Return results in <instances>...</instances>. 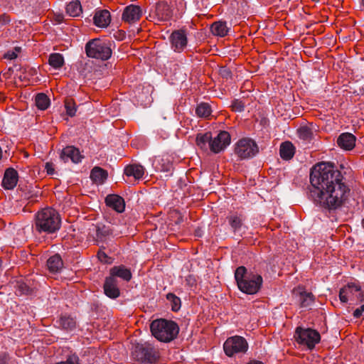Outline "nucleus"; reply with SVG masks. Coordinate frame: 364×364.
<instances>
[{
	"label": "nucleus",
	"mask_w": 364,
	"mask_h": 364,
	"mask_svg": "<svg viewBox=\"0 0 364 364\" xmlns=\"http://www.w3.org/2000/svg\"><path fill=\"white\" fill-rule=\"evenodd\" d=\"M10 21V18L8 16L6 15H1L0 16V22L2 23V24H5L8 22H9Z\"/></svg>",
	"instance_id": "nucleus-45"
},
{
	"label": "nucleus",
	"mask_w": 364,
	"mask_h": 364,
	"mask_svg": "<svg viewBox=\"0 0 364 364\" xmlns=\"http://www.w3.org/2000/svg\"><path fill=\"white\" fill-rule=\"evenodd\" d=\"M60 326L65 330H72L75 327V321L70 316H62L60 318Z\"/></svg>",
	"instance_id": "nucleus-35"
},
{
	"label": "nucleus",
	"mask_w": 364,
	"mask_h": 364,
	"mask_svg": "<svg viewBox=\"0 0 364 364\" xmlns=\"http://www.w3.org/2000/svg\"><path fill=\"white\" fill-rule=\"evenodd\" d=\"M235 278L239 289L247 294H256L262 284V277L258 274L247 272L243 266L237 267L235 272Z\"/></svg>",
	"instance_id": "nucleus-3"
},
{
	"label": "nucleus",
	"mask_w": 364,
	"mask_h": 364,
	"mask_svg": "<svg viewBox=\"0 0 364 364\" xmlns=\"http://www.w3.org/2000/svg\"><path fill=\"white\" fill-rule=\"evenodd\" d=\"M8 361V355L6 354H4L0 356V364H7Z\"/></svg>",
	"instance_id": "nucleus-46"
},
{
	"label": "nucleus",
	"mask_w": 364,
	"mask_h": 364,
	"mask_svg": "<svg viewBox=\"0 0 364 364\" xmlns=\"http://www.w3.org/2000/svg\"><path fill=\"white\" fill-rule=\"evenodd\" d=\"M220 74L225 77H228V76L230 75V72L228 69L223 68L220 71Z\"/></svg>",
	"instance_id": "nucleus-47"
},
{
	"label": "nucleus",
	"mask_w": 364,
	"mask_h": 364,
	"mask_svg": "<svg viewBox=\"0 0 364 364\" xmlns=\"http://www.w3.org/2000/svg\"><path fill=\"white\" fill-rule=\"evenodd\" d=\"M125 173L127 176H133L135 179H141L145 172L144 168L138 164H132L126 167Z\"/></svg>",
	"instance_id": "nucleus-22"
},
{
	"label": "nucleus",
	"mask_w": 364,
	"mask_h": 364,
	"mask_svg": "<svg viewBox=\"0 0 364 364\" xmlns=\"http://www.w3.org/2000/svg\"><path fill=\"white\" fill-rule=\"evenodd\" d=\"M227 218L233 232L235 234L238 233L239 235H242V229H244V227L242 225V219L241 218V217L237 215H231L228 216Z\"/></svg>",
	"instance_id": "nucleus-25"
},
{
	"label": "nucleus",
	"mask_w": 364,
	"mask_h": 364,
	"mask_svg": "<svg viewBox=\"0 0 364 364\" xmlns=\"http://www.w3.org/2000/svg\"><path fill=\"white\" fill-rule=\"evenodd\" d=\"M21 48L18 47H16L14 50L8 51L5 55V58L13 60L17 58L18 53L20 52Z\"/></svg>",
	"instance_id": "nucleus-42"
},
{
	"label": "nucleus",
	"mask_w": 364,
	"mask_h": 364,
	"mask_svg": "<svg viewBox=\"0 0 364 364\" xmlns=\"http://www.w3.org/2000/svg\"><path fill=\"white\" fill-rule=\"evenodd\" d=\"M65 109L66 112L69 116L73 117L75 114L76 107L74 103H73L71 101H67L65 102Z\"/></svg>",
	"instance_id": "nucleus-40"
},
{
	"label": "nucleus",
	"mask_w": 364,
	"mask_h": 364,
	"mask_svg": "<svg viewBox=\"0 0 364 364\" xmlns=\"http://www.w3.org/2000/svg\"><path fill=\"white\" fill-rule=\"evenodd\" d=\"M106 205L117 213H122L125 209V203L123 198L118 195L109 194L105 198Z\"/></svg>",
	"instance_id": "nucleus-16"
},
{
	"label": "nucleus",
	"mask_w": 364,
	"mask_h": 364,
	"mask_svg": "<svg viewBox=\"0 0 364 364\" xmlns=\"http://www.w3.org/2000/svg\"><path fill=\"white\" fill-rule=\"evenodd\" d=\"M171 10L167 4L161 2L157 4L156 8V16L158 21H168L171 18Z\"/></svg>",
	"instance_id": "nucleus-21"
},
{
	"label": "nucleus",
	"mask_w": 364,
	"mask_h": 364,
	"mask_svg": "<svg viewBox=\"0 0 364 364\" xmlns=\"http://www.w3.org/2000/svg\"><path fill=\"white\" fill-rule=\"evenodd\" d=\"M56 364H79V358L77 355L73 354L69 355L65 361L59 362Z\"/></svg>",
	"instance_id": "nucleus-41"
},
{
	"label": "nucleus",
	"mask_w": 364,
	"mask_h": 364,
	"mask_svg": "<svg viewBox=\"0 0 364 364\" xmlns=\"http://www.w3.org/2000/svg\"><path fill=\"white\" fill-rule=\"evenodd\" d=\"M294 338L299 344L306 346L309 349H313L321 340V336L318 331L301 327L296 328Z\"/></svg>",
	"instance_id": "nucleus-6"
},
{
	"label": "nucleus",
	"mask_w": 364,
	"mask_h": 364,
	"mask_svg": "<svg viewBox=\"0 0 364 364\" xmlns=\"http://www.w3.org/2000/svg\"><path fill=\"white\" fill-rule=\"evenodd\" d=\"M66 12L70 16H79L82 13V6L79 1H73L66 6Z\"/></svg>",
	"instance_id": "nucleus-31"
},
{
	"label": "nucleus",
	"mask_w": 364,
	"mask_h": 364,
	"mask_svg": "<svg viewBox=\"0 0 364 364\" xmlns=\"http://www.w3.org/2000/svg\"><path fill=\"white\" fill-rule=\"evenodd\" d=\"M98 257H99V259L102 261V262H106V257H107V255L102 252V253H99L98 254Z\"/></svg>",
	"instance_id": "nucleus-48"
},
{
	"label": "nucleus",
	"mask_w": 364,
	"mask_h": 364,
	"mask_svg": "<svg viewBox=\"0 0 364 364\" xmlns=\"http://www.w3.org/2000/svg\"><path fill=\"white\" fill-rule=\"evenodd\" d=\"M63 261L59 255L51 256L47 261V266L52 273L58 272L63 268Z\"/></svg>",
	"instance_id": "nucleus-23"
},
{
	"label": "nucleus",
	"mask_w": 364,
	"mask_h": 364,
	"mask_svg": "<svg viewBox=\"0 0 364 364\" xmlns=\"http://www.w3.org/2000/svg\"><path fill=\"white\" fill-rule=\"evenodd\" d=\"M151 331L157 340L168 343L176 337L179 328L174 321L161 318L152 321Z\"/></svg>",
	"instance_id": "nucleus-4"
},
{
	"label": "nucleus",
	"mask_w": 364,
	"mask_h": 364,
	"mask_svg": "<svg viewBox=\"0 0 364 364\" xmlns=\"http://www.w3.org/2000/svg\"><path fill=\"white\" fill-rule=\"evenodd\" d=\"M297 132L299 137L304 141H309L313 136L311 129L306 126L300 127Z\"/></svg>",
	"instance_id": "nucleus-38"
},
{
	"label": "nucleus",
	"mask_w": 364,
	"mask_h": 364,
	"mask_svg": "<svg viewBox=\"0 0 364 364\" xmlns=\"http://www.w3.org/2000/svg\"><path fill=\"white\" fill-rule=\"evenodd\" d=\"M223 349L225 354L231 357L235 354L246 353L248 349V343L245 338L235 336L225 341Z\"/></svg>",
	"instance_id": "nucleus-8"
},
{
	"label": "nucleus",
	"mask_w": 364,
	"mask_h": 364,
	"mask_svg": "<svg viewBox=\"0 0 364 364\" xmlns=\"http://www.w3.org/2000/svg\"><path fill=\"white\" fill-rule=\"evenodd\" d=\"M141 358L149 363H154L157 360V355L151 347H143L141 348Z\"/></svg>",
	"instance_id": "nucleus-30"
},
{
	"label": "nucleus",
	"mask_w": 364,
	"mask_h": 364,
	"mask_svg": "<svg viewBox=\"0 0 364 364\" xmlns=\"http://www.w3.org/2000/svg\"><path fill=\"white\" fill-rule=\"evenodd\" d=\"M104 291L107 296L110 299H117L120 295V291L118 287V281L113 277H107L104 284Z\"/></svg>",
	"instance_id": "nucleus-13"
},
{
	"label": "nucleus",
	"mask_w": 364,
	"mask_h": 364,
	"mask_svg": "<svg viewBox=\"0 0 364 364\" xmlns=\"http://www.w3.org/2000/svg\"><path fill=\"white\" fill-rule=\"evenodd\" d=\"M94 23L100 28H106L111 21L110 14L107 10L97 11L95 14Z\"/></svg>",
	"instance_id": "nucleus-18"
},
{
	"label": "nucleus",
	"mask_w": 364,
	"mask_h": 364,
	"mask_svg": "<svg viewBox=\"0 0 364 364\" xmlns=\"http://www.w3.org/2000/svg\"><path fill=\"white\" fill-rule=\"evenodd\" d=\"M337 144L345 150H351L355 147V137L350 133H343L338 136Z\"/></svg>",
	"instance_id": "nucleus-17"
},
{
	"label": "nucleus",
	"mask_w": 364,
	"mask_h": 364,
	"mask_svg": "<svg viewBox=\"0 0 364 364\" xmlns=\"http://www.w3.org/2000/svg\"><path fill=\"white\" fill-rule=\"evenodd\" d=\"M211 108L208 103L201 102L198 105L196 113L199 117H208L211 114Z\"/></svg>",
	"instance_id": "nucleus-33"
},
{
	"label": "nucleus",
	"mask_w": 364,
	"mask_h": 364,
	"mask_svg": "<svg viewBox=\"0 0 364 364\" xmlns=\"http://www.w3.org/2000/svg\"><path fill=\"white\" fill-rule=\"evenodd\" d=\"M60 228V216L54 209L46 208L36 213L34 228L39 233H54Z\"/></svg>",
	"instance_id": "nucleus-2"
},
{
	"label": "nucleus",
	"mask_w": 364,
	"mask_h": 364,
	"mask_svg": "<svg viewBox=\"0 0 364 364\" xmlns=\"http://www.w3.org/2000/svg\"><path fill=\"white\" fill-rule=\"evenodd\" d=\"M362 226H363V228H364V218H363V220H362Z\"/></svg>",
	"instance_id": "nucleus-52"
},
{
	"label": "nucleus",
	"mask_w": 364,
	"mask_h": 364,
	"mask_svg": "<svg viewBox=\"0 0 364 364\" xmlns=\"http://www.w3.org/2000/svg\"><path fill=\"white\" fill-rule=\"evenodd\" d=\"M153 165L156 171L168 173V175L171 174L173 164L168 157L156 158L154 160Z\"/></svg>",
	"instance_id": "nucleus-20"
},
{
	"label": "nucleus",
	"mask_w": 364,
	"mask_h": 364,
	"mask_svg": "<svg viewBox=\"0 0 364 364\" xmlns=\"http://www.w3.org/2000/svg\"><path fill=\"white\" fill-rule=\"evenodd\" d=\"M229 28L227 26L226 22L217 21L212 24L211 32L213 35L223 37L226 36L229 31Z\"/></svg>",
	"instance_id": "nucleus-26"
},
{
	"label": "nucleus",
	"mask_w": 364,
	"mask_h": 364,
	"mask_svg": "<svg viewBox=\"0 0 364 364\" xmlns=\"http://www.w3.org/2000/svg\"><path fill=\"white\" fill-rule=\"evenodd\" d=\"M294 151L295 148L290 141L283 142L280 146V156L284 160H289L294 156Z\"/></svg>",
	"instance_id": "nucleus-24"
},
{
	"label": "nucleus",
	"mask_w": 364,
	"mask_h": 364,
	"mask_svg": "<svg viewBox=\"0 0 364 364\" xmlns=\"http://www.w3.org/2000/svg\"><path fill=\"white\" fill-rule=\"evenodd\" d=\"M258 152L257 144L250 138L241 139L235 145V153L242 160L251 159Z\"/></svg>",
	"instance_id": "nucleus-7"
},
{
	"label": "nucleus",
	"mask_w": 364,
	"mask_h": 364,
	"mask_svg": "<svg viewBox=\"0 0 364 364\" xmlns=\"http://www.w3.org/2000/svg\"><path fill=\"white\" fill-rule=\"evenodd\" d=\"M211 133L198 134L196 136V144L203 150L206 151L210 148L211 142Z\"/></svg>",
	"instance_id": "nucleus-28"
},
{
	"label": "nucleus",
	"mask_w": 364,
	"mask_h": 364,
	"mask_svg": "<svg viewBox=\"0 0 364 364\" xmlns=\"http://www.w3.org/2000/svg\"><path fill=\"white\" fill-rule=\"evenodd\" d=\"M167 300L171 303V309L173 311H177L181 308V299L172 293H168L166 295Z\"/></svg>",
	"instance_id": "nucleus-37"
},
{
	"label": "nucleus",
	"mask_w": 364,
	"mask_h": 364,
	"mask_svg": "<svg viewBox=\"0 0 364 364\" xmlns=\"http://www.w3.org/2000/svg\"><path fill=\"white\" fill-rule=\"evenodd\" d=\"M364 312V304L360 306V307L356 309L353 312V316L355 318H359L362 316L363 313Z\"/></svg>",
	"instance_id": "nucleus-43"
},
{
	"label": "nucleus",
	"mask_w": 364,
	"mask_h": 364,
	"mask_svg": "<svg viewBox=\"0 0 364 364\" xmlns=\"http://www.w3.org/2000/svg\"><path fill=\"white\" fill-rule=\"evenodd\" d=\"M309 198L328 211L344 206L349 200L350 188L343 174L328 162L313 166L310 173Z\"/></svg>",
	"instance_id": "nucleus-1"
},
{
	"label": "nucleus",
	"mask_w": 364,
	"mask_h": 364,
	"mask_svg": "<svg viewBox=\"0 0 364 364\" xmlns=\"http://www.w3.org/2000/svg\"><path fill=\"white\" fill-rule=\"evenodd\" d=\"M109 277L114 278L119 277L126 282H129L132 279V273L129 269L124 265L114 266L110 269Z\"/></svg>",
	"instance_id": "nucleus-19"
},
{
	"label": "nucleus",
	"mask_w": 364,
	"mask_h": 364,
	"mask_svg": "<svg viewBox=\"0 0 364 364\" xmlns=\"http://www.w3.org/2000/svg\"><path fill=\"white\" fill-rule=\"evenodd\" d=\"M300 304L302 307H307L314 302V296L311 293L302 292L300 294Z\"/></svg>",
	"instance_id": "nucleus-36"
},
{
	"label": "nucleus",
	"mask_w": 364,
	"mask_h": 364,
	"mask_svg": "<svg viewBox=\"0 0 364 364\" xmlns=\"http://www.w3.org/2000/svg\"><path fill=\"white\" fill-rule=\"evenodd\" d=\"M18 180V174L17 171L13 168H9L5 171L4 176L2 180V186L5 189H14Z\"/></svg>",
	"instance_id": "nucleus-14"
},
{
	"label": "nucleus",
	"mask_w": 364,
	"mask_h": 364,
	"mask_svg": "<svg viewBox=\"0 0 364 364\" xmlns=\"http://www.w3.org/2000/svg\"><path fill=\"white\" fill-rule=\"evenodd\" d=\"M87 56L106 60L112 55V50L105 41L95 38L90 41L85 46Z\"/></svg>",
	"instance_id": "nucleus-5"
},
{
	"label": "nucleus",
	"mask_w": 364,
	"mask_h": 364,
	"mask_svg": "<svg viewBox=\"0 0 364 364\" xmlns=\"http://www.w3.org/2000/svg\"><path fill=\"white\" fill-rule=\"evenodd\" d=\"M35 103L39 109L45 110L50 105V100L44 93H38L35 97Z\"/></svg>",
	"instance_id": "nucleus-32"
},
{
	"label": "nucleus",
	"mask_w": 364,
	"mask_h": 364,
	"mask_svg": "<svg viewBox=\"0 0 364 364\" xmlns=\"http://www.w3.org/2000/svg\"><path fill=\"white\" fill-rule=\"evenodd\" d=\"M49 65L55 70H60L65 63V60L62 54L53 53L49 55Z\"/></svg>",
	"instance_id": "nucleus-27"
},
{
	"label": "nucleus",
	"mask_w": 364,
	"mask_h": 364,
	"mask_svg": "<svg viewBox=\"0 0 364 364\" xmlns=\"http://www.w3.org/2000/svg\"><path fill=\"white\" fill-rule=\"evenodd\" d=\"M63 16L61 15V14H59L58 16H56V21H58V23H61L63 21Z\"/></svg>",
	"instance_id": "nucleus-49"
},
{
	"label": "nucleus",
	"mask_w": 364,
	"mask_h": 364,
	"mask_svg": "<svg viewBox=\"0 0 364 364\" xmlns=\"http://www.w3.org/2000/svg\"><path fill=\"white\" fill-rule=\"evenodd\" d=\"M111 235L110 229L105 225L97 226L96 229V237L97 242H105Z\"/></svg>",
	"instance_id": "nucleus-34"
},
{
	"label": "nucleus",
	"mask_w": 364,
	"mask_h": 364,
	"mask_svg": "<svg viewBox=\"0 0 364 364\" xmlns=\"http://www.w3.org/2000/svg\"><path fill=\"white\" fill-rule=\"evenodd\" d=\"M247 364H262V363L260 361L254 360V361H251L250 363H249Z\"/></svg>",
	"instance_id": "nucleus-51"
},
{
	"label": "nucleus",
	"mask_w": 364,
	"mask_h": 364,
	"mask_svg": "<svg viewBox=\"0 0 364 364\" xmlns=\"http://www.w3.org/2000/svg\"><path fill=\"white\" fill-rule=\"evenodd\" d=\"M107 172L100 167H95L90 173L91 179L96 183L101 184L107 178Z\"/></svg>",
	"instance_id": "nucleus-29"
},
{
	"label": "nucleus",
	"mask_w": 364,
	"mask_h": 364,
	"mask_svg": "<svg viewBox=\"0 0 364 364\" xmlns=\"http://www.w3.org/2000/svg\"><path fill=\"white\" fill-rule=\"evenodd\" d=\"M142 16V10L140 6L131 4L124 9L122 19L129 23L138 21Z\"/></svg>",
	"instance_id": "nucleus-12"
},
{
	"label": "nucleus",
	"mask_w": 364,
	"mask_h": 364,
	"mask_svg": "<svg viewBox=\"0 0 364 364\" xmlns=\"http://www.w3.org/2000/svg\"><path fill=\"white\" fill-rule=\"evenodd\" d=\"M339 299L342 303H347L348 301H353L355 299L363 301L364 295L359 285L355 283H348L340 289Z\"/></svg>",
	"instance_id": "nucleus-9"
},
{
	"label": "nucleus",
	"mask_w": 364,
	"mask_h": 364,
	"mask_svg": "<svg viewBox=\"0 0 364 364\" xmlns=\"http://www.w3.org/2000/svg\"><path fill=\"white\" fill-rule=\"evenodd\" d=\"M360 7L361 10H364V0H360Z\"/></svg>",
	"instance_id": "nucleus-50"
},
{
	"label": "nucleus",
	"mask_w": 364,
	"mask_h": 364,
	"mask_svg": "<svg viewBox=\"0 0 364 364\" xmlns=\"http://www.w3.org/2000/svg\"><path fill=\"white\" fill-rule=\"evenodd\" d=\"M60 157L65 162L70 160L75 164L80 162L82 159L79 149L73 146H68L64 148L62 150Z\"/></svg>",
	"instance_id": "nucleus-15"
},
{
	"label": "nucleus",
	"mask_w": 364,
	"mask_h": 364,
	"mask_svg": "<svg viewBox=\"0 0 364 364\" xmlns=\"http://www.w3.org/2000/svg\"><path fill=\"white\" fill-rule=\"evenodd\" d=\"M230 143V135L225 131L220 132L213 139H211L210 149L213 153L223 151Z\"/></svg>",
	"instance_id": "nucleus-10"
},
{
	"label": "nucleus",
	"mask_w": 364,
	"mask_h": 364,
	"mask_svg": "<svg viewBox=\"0 0 364 364\" xmlns=\"http://www.w3.org/2000/svg\"><path fill=\"white\" fill-rule=\"evenodd\" d=\"M170 40L171 48L176 52L182 51L188 43L186 33L182 29L174 31L170 36Z\"/></svg>",
	"instance_id": "nucleus-11"
},
{
	"label": "nucleus",
	"mask_w": 364,
	"mask_h": 364,
	"mask_svg": "<svg viewBox=\"0 0 364 364\" xmlns=\"http://www.w3.org/2000/svg\"><path fill=\"white\" fill-rule=\"evenodd\" d=\"M231 107H232V109L233 111L240 112L244 110L245 105L242 101H240L239 100H235L232 102Z\"/></svg>",
	"instance_id": "nucleus-39"
},
{
	"label": "nucleus",
	"mask_w": 364,
	"mask_h": 364,
	"mask_svg": "<svg viewBox=\"0 0 364 364\" xmlns=\"http://www.w3.org/2000/svg\"><path fill=\"white\" fill-rule=\"evenodd\" d=\"M46 169L48 174L52 175L54 173V168H53V165L51 164L47 163L46 164Z\"/></svg>",
	"instance_id": "nucleus-44"
}]
</instances>
